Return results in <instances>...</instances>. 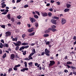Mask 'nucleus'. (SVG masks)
<instances>
[{
  "instance_id": "1",
  "label": "nucleus",
  "mask_w": 76,
  "mask_h": 76,
  "mask_svg": "<svg viewBox=\"0 0 76 76\" xmlns=\"http://www.w3.org/2000/svg\"><path fill=\"white\" fill-rule=\"evenodd\" d=\"M45 53L46 55L47 56H50V54L48 53H50V51L49 50H48L47 49H45Z\"/></svg>"
},
{
  "instance_id": "2",
  "label": "nucleus",
  "mask_w": 76,
  "mask_h": 76,
  "mask_svg": "<svg viewBox=\"0 0 76 76\" xmlns=\"http://www.w3.org/2000/svg\"><path fill=\"white\" fill-rule=\"evenodd\" d=\"M5 36L6 37H8L9 36H10L11 35V32L10 31H7L5 33Z\"/></svg>"
},
{
  "instance_id": "3",
  "label": "nucleus",
  "mask_w": 76,
  "mask_h": 76,
  "mask_svg": "<svg viewBox=\"0 0 76 76\" xmlns=\"http://www.w3.org/2000/svg\"><path fill=\"white\" fill-rule=\"evenodd\" d=\"M56 21H57V20H55L54 19H52L51 20V22L54 25H56L57 24Z\"/></svg>"
},
{
  "instance_id": "4",
  "label": "nucleus",
  "mask_w": 76,
  "mask_h": 76,
  "mask_svg": "<svg viewBox=\"0 0 76 76\" xmlns=\"http://www.w3.org/2000/svg\"><path fill=\"white\" fill-rule=\"evenodd\" d=\"M50 63L49 64L50 66H52L55 64V61H50Z\"/></svg>"
},
{
  "instance_id": "5",
  "label": "nucleus",
  "mask_w": 76,
  "mask_h": 76,
  "mask_svg": "<svg viewBox=\"0 0 76 76\" xmlns=\"http://www.w3.org/2000/svg\"><path fill=\"white\" fill-rule=\"evenodd\" d=\"M41 13L42 15V16H43L44 17L47 16V15H48V14L45 12H42Z\"/></svg>"
},
{
  "instance_id": "6",
  "label": "nucleus",
  "mask_w": 76,
  "mask_h": 76,
  "mask_svg": "<svg viewBox=\"0 0 76 76\" xmlns=\"http://www.w3.org/2000/svg\"><path fill=\"white\" fill-rule=\"evenodd\" d=\"M24 63L25 64V67H26L24 68L25 70H28V68H27V62L26 61H25Z\"/></svg>"
},
{
  "instance_id": "7",
  "label": "nucleus",
  "mask_w": 76,
  "mask_h": 76,
  "mask_svg": "<svg viewBox=\"0 0 76 76\" xmlns=\"http://www.w3.org/2000/svg\"><path fill=\"white\" fill-rule=\"evenodd\" d=\"M29 19L30 20L31 23L35 22L36 21V20L34 19L33 18H31V17H30Z\"/></svg>"
},
{
  "instance_id": "8",
  "label": "nucleus",
  "mask_w": 76,
  "mask_h": 76,
  "mask_svg": "<svg viewBox=\"0 0 76 76\" xmlns=\"http://www.w3.org/2000/svg\"><path fill=\"white\" fill-rule=\"evenodd\" d=\"M4 4H5V2H4L1 3V5H2L1 7L3 8H4L6 6V5Z\"/></svg>"
},
{
  "instance_id": "9",
  "label": "nucleus",
  "mask_w": 76,
  "mask_h": 76,
  "mask_svg": "<svg viewBox=\"0 0 76 76\" xmlns=\"http://www.w3.org/2000/svg\"><path fill=\"white\" fill-rule=\"evenodd\" d=\"M61 23L62 25H64L66 23V20L64 18H62L61 20Z\"/></svg>"
},
{
  "instance_id": "10",
  "label": "nucleus",
  "mask_w": 76,
  "mask_h": 76,
  "mask_svg": "<svg viewBox=\"0 0 76 76\" xmlns=\"http://www.w3.org/2000/svg\"><path fill=\"white\" fill-rule=\"evenodd\" d=\"M15 54H11L10 55L11 59V60H13V59L15 58Z\"/></svg>"
},
{
  "instance_id": "11",
  "label": "nucleus",
  "mask_w": 76,
  "mask_h": 76,
  "mask_svg": "<svg viewBox=\"0 0 76 76\" xmlns=\"http://www.w3.org/2000/svg\"><path fill=\"white\" fill-rule=\"evenodd\" d=\"M5 12L1 13L2 15H6L7 13V12H8L9 10H5Z\"/></svg>"
},
{
  "instance_id": "12",
  "label": "nucleus",
  "mask_w": 76,
  "mask_h": 76,
  "mask_svg": "<svg viewBox=\"0 0 76 76\" xmlns=\"http://www.w3.org/2000/svg\"><path fill=\"white\" fill-rule=\"evenodd\" d=\"M11 38H12V40L13 41H17V40H18V37H16L15 38H13V36H12Z\"/></svg>"
},
{
  "instance_id": "13",
  "label": "nucleus",
  "mask_w": 76,
  "mask_h": 76,
  "mask_svg": "<svg viewBox=\"0 0 76 76\" xmlns=\"http://www.w3.org/2000/svg\"><path fill=\"white\" fill-rule=\"evenodd\" d=\"M34 31V28H29L28 30V31L29 32H32V31Z\"/></svg>"
},
{
  "instance_id": "14",
  "label": "nucleus",
  "mask_w": 76,
  "mask_h": 76,
  "mask_svg": "<svg viewBox=\"0 0 76 76\" xmlns=\"http://www.w3.org/2000/svg\"><path fill=\"white\" fill-rule=\"evenodd\" d=\"M28 43H27L26 42H24L21 43V45H24L25 46V45H28Z\"/></svg>"
},
{
  "instance_id": "15",
  "label": "nucleus",
  "mask_w": 76,
  "mask_h": 76,
  "mask_svg": "<svg viewBox=\"0 0 76 76\" xmlns=\"http://www.w3.org/2000/svg\"><path fill=\"white\" fill-rule=\"evenodd\" d=\"M66 6L67 8H70L71 7V5L69 4H66Z\"/></svg>"
},
{
  "instance_id": "16",
  "label": "nucleus",
  "mask_w": 76,
  "mask_h": 76,
  "mask_svg": "<svg viewBox=\"0 0 76 76\" xmlns=\"http://www.w3.org/2000/svg\"><path fill=\"white\" fill-rule=\"evenodd\" d=\"M7 18L8 19L10 20V14H8L7 15Z\"/></svg>"
},
{
  "instance_id": "17",
  "label": "nucleus",
  "mask_w": 76,
  "mask_h": 76,
  "mask_svg": "<svg viewBox=\"0 0 76 76\" xmlns=\"http://www.w3.org/2000/svg\"><path fill=\"white\" fill-rule=\"evenodd\" d=\"M25 49V48L24 47V46H23L22 47H21L19 49V50L20 51H22L23 50H24Z\"/></svg>"
},
{
  "instance_id": "18",
  "label": "nucleus",
  "mask_w": 76,
  "mask_h": 76,
  "mask_svg": "<svg viewBox=\"0 0 76 76\" xmlns=\"http://www.w3.org/2000/svg\"><path fill=\"white\" fill-rule=\"evenodd\" d=\"M7 55V54L6 53H5L3 56H2V58H3V59L4 58H5L6 57Z\"/></svg>"
},
{
  "instance_id": "19",
  "label": "nucleus",
  "mask_w": 76,
  "mask_h": 76,
  "mask_svg": "<svg viewBox=\"0 0 76 76\" xmlns=\"http://www.w3.org/2000/svg\"><path fill=\"white\" fill-rule=\"evenodd\" d=\"M53 19H56L57 20H58V19H59V18L56 16L53 17Z\"/></svg>"
},
{
  "instance_id": "20",
  "label": "nucleus",
  "mask_w": 76,
  "mask_h": 76,
  "mask_svg": "<svg viewBox=\"0 0 76 76\" xmlns=\"http://www.w3.org/2000/svg\"><path fill=\"white\" fill-rule=\"evenodd\" d=\"M34 17L36 19H38V18H39V17H38V15H34Z\"/></svg>"
},
{
  "instance_id": "21",
  "label": "nucleus",
  "mask_w": 76,
  "mask_h": 76,
  "mask_svg": "<svg viewBox=\"0 0 76 76\" xmlns=\"http://www.w3.org/2000/svg\"><path fill=\"white\" fill-rule=\"evenodd\" d=\"M35 35V32H34L32 33H30L29 34V36H32L33 35Z\"/></svg>"
},
{
  "instance_id": "22",
  "label": "nucleus",
  "mask_w": 76,
  "mask_h": 76,
  "mask_svg": "<svg viewBox=\"0 0 76 76\" xmlns=\"http://www.w3.org/2000/svg\"><path fill=\"white\" fill-rule=\"evenodd\" d=\"M33 64V62H29V63H28V65H29V66H32V64ZM31 65H32L31 66Z\"/></svg>"
},
{
  "instance_id": "23",
  "label": "nucleus",
  "mask_w": 76,
  "mask_h": 76,
  "mask_svg": "<svg viewBox=\"0 0 76 76\" xmlns=\"http://www.w3.org/2000/svg\"><path fill=\"white\" fill-rule=\"evenodd\" d=\"M17 44L18 45V46H20L21 45V42L20 41H18L17 42Z\"/></svg>"
},
{
  "instance_id": "24",
  "label": "nucleus",
  "mask_w": 76,
  "mask_h": 76,
  "mask_svg": "<svg viewBox=\"0 0 76 76\" xmlns=\"http://www.w3.org/2000/svg\"><path fill=\"white\" fill-rule=\"evenodd\" d=\"M3 47V45L2 43H1L0 45V48H2Z\"/></svg>"
},
{
  "instance_id": "25",
  "label": "nucleus",
  "mask_w": 76,
  "mask_h": 76,
  "mask_svg": "<svg viewBox=\"0 0 76 76\" xmlns=\"http://www.w3.org/2000/svg\"><path fill=\"white\" fill-rule=\"evenodd\" d=\"M28 58L29 60L31 59L32 60V59H33V58H32V56H29L28 57Z\"/></svg>"
},
{
  "instance_id": "26",
  "label": "nucleus",
  "mask_w": 76,
  "mask_h": 76,
  "mask_svg": "<svg viewBox=\"0 0 76 76\" xmlns=\"http://www.w3.org/2000/svg\"><path fill=\"white\" fill-rule=\"evenodd\" d=\"M49 36V35H48V34H45L43 35V37H48Z\"/></svg>"
},
{
  "instance_id": "27",
  "label": "nucleus",
  "mask_w": 76,
  "mask_h": 76,
  "mask_svg": "<svg viewBox=\"0 0 76 76\" xmlns=\"http://www.w3.org/2000/svg\"><path fill=\"white\" fill-rule=\"evenodd\" d=\"M69 10V9H65L64 10V12H67Z\"/></svg>"
},
{
  "instance_id": "28",
  "label": "nucleus",
  "mask_w": 76,
  "mask_h": 76,
  "mask_svg": "<svg viewBox=\"0 0 76 76\" xmlns=\"http://www.w3.org/2000/svg\"><path fill=\"white\" fill-rule=\"evenodd\" d=\"M48 15L50 17H51L52 16V13L51 12H49L48 13Z\"/></svg>"
},
{
  "instance_id": "29",
  "label": "nucleus",
  "mask_w": 76,
  "mask_h": 76,
  "mask_svg": "<svg viewBox=\"0 0 76 76\" xmlns=\"http://www.w3.org/2000/svg\"><path fill=\"white\" fill-rule=\"evenodd\" d=\"M35 12H36V14L37 15H38V16H39L40 15V14H39V12L37 11H35Z\"/></svg>"
},
{
  "instance_id": "30",
  "label": "nucleus",
  "mask_w": 76,
  "mask_h": 76,
  "mask_svg": "<svg viewBox=\"0 0 76 76\" xmlns=\"http://www.w3.org/2000/svg\"><path fill=\"white\" fill-rule=\"evenodd\" d=\"M13 70V69H12V68H9V69H8V72L9 73H10V72H11L12 70Z\"/></svg>"
},
{
  "instance_id": "31",
  "label": "nucleus",
  "mask_w": 76,
  "mask_h": 76,
  "mask_svg": "<svg viewBox=\"0 0 76 76\" xmlns=\"http://www.w3.org/2000/svg\"><path fill=\"white\" fill-rule=\"evenodd\" d=\"M56 31V29L54 28H52V31H53V32H55V31Z\"/></svg>"
},
{
  "instance_id": "32",
  "label": "nucleus",
  "mask_w": 76,
  "mask_h": 76,
  "mask_svg": "<svg viewBox=\"0 0 76 76\" xmlns=\"http://www.w3.org/2000/svg\"><path fill=\"white\" fill-rule=\"evenodd\" d=\"M66 64H72V62L70 61H69L66 63Z\"/></svg>"
},
{
  "instance_id": "33",
  "label": "nucleus",
  "mask_w": 76,
  "mask_h": 76,
  "mask_svg": "<svg viewBox=\"0 0 76 76\" xmlns=\"http://www.w3.org/2000/svg\"><path fill=\"white\" fill-rule=\"evenodd\" d=\"M19 47L17 46L15 48V50L16 51H17V50H19Z\"/></svg>"
},
{
  "instance_id": "34",
  "label": "nucleus",
  "mask_w": 76,
  "mask_h": 76,
  "mask_svg": "<svg viewBox=\"0 0 76 76\" xmlns=\"http://www.w3.org/2000/svg\"><path fill=\"white\" fill-rule=\"evenodd\" d=\"M1 27L2 28H4V29H5V27H6V25H2Z\"/></svg>"
},
{
  "instance_id": "35",
  "label": "nucleus",
  "mask_w": 76,
  "mask_h": 76,
  "mask_svg": "<svg viewBox=\"0 0 76 76\" xmlns=\"http://www.w3.org/2000/svg\"><path fill=\"white\" fill-rule=\"evenodd\" d=\"M11 21H12V22H14L15 21V19H14V18L13 17H12L11 19Z\"/></svg>"
},
{
  "instance_id": "36",
  "label": "nucleus",
  "mask_w": 76,
  "mask_h": 76,
  "mask_svg": "<svg viewBox=\"0 0 76 76\" xmlns=\"http://www.w3.org/2000/svg\"><path fill=\"white\" fill-rule=\"evenodd\" d=\"M26 36V34H24L22 35V38H25V37Z\"/></svg>"
},
{
  "instance_id": "37",
  "label": "nucleus",
  "mask_w": 76,
  "mask_h": 76,
  "mask_svg": "<svg viewBox=\"0 0 76 76\" xmlns=\"http://www.w3.org/2000/svg\"><path fill=\"white\" fill-rule=\"evenodd\" d=\"M13 70L15 71H18V68L14 67L13 68Z\"/></svg>"
},
{
  "instance_id": "38",
  "label": "nucleus",
  "mask_w": 76,
  "mask_h": 76,
  "mask_svg": "<svg viewBox=\"0 0 76 76\" xmlns=\"http://www.w3.org/2000/svg\"><path fill=\"white\" fill-rule=\"evenodd\" d=\"M32 52H33V53H34V54H35L36 53L35 49H32Z\"/></svg>"
},
{
  "instance_id": "39",
  "label": "nucleus",
  "mask_w": 76,
  "mask_h": 76,
  "mask_svg": "<svg viewBox=\"0 0 76 76\" xmlns=\"http://www.w3.org/2000/svg\"><path fill=\"white\" fill-rule=\"evenodd\" d=\"M71 68H72V69H76V67L75 66H71Z\"/></svg>"
},
{
  "instance_id": "40",
  "label": "nucleus",
  "mask_w": 76,
  "mask_h": 76,
  "mask_svg": "<svg viewBox=\"0 0 76 76\" xmlns=\"http://www.w3.org/2000/svg\"><path fill=\"white\" fill-rule=\"evenodd\" d=\"M35 26L36 27H38V23H36L35 24Z\"/></svg>"
},
{
  "instance_id": "41",
  "label": "nucleus",
  "mask_w": 76,
  "mask_h": 76,
  "mask_svg": "<svg viewBox=\"0 0 76 76\" xmlns=\"http://www.w3.org/2000/svg\"><path fill=\"white\" fill-rule=\"evenodd\" d=\"M26 51H25L23 53V54L24 55V56H25V55H26Z\"/></svg>"
},
{
  "instance_id": "42",
  "label": "nucleus",
  "mask_w": 76,
  "mask_h": 76,
  "mask_svg": "<svg viewBox=\"0 0 76 76\" xmlns=\"http://www.w3.org/2000/svg\"><path fill=\"white\" fill-rule=\"evenodd\" d=\"M24 48H29V45H27L26 46H24Z\"/></svg>"
},
{
  "instance_id": "43",
  "label": "nucleus",
  "mask_w": 76,
  "mask_h": 76,
  "mask_svg": "<svg viewBox=\"0 0 76 76\" xmlns=\"http://www.w3.org/2000/svg\"><path fill=\"white\" fill-rule=\"evenodd\" d=\"M34 53H31L30 54V55L29 56H32L33 55H34Z\"/></svg>"
},
{
  "instance_id": "44",
  "label": "nucleus",
  "mask_w": 76,
  "mask_h": 76,
  "mask_svg": "<svg viewBox=\"0 0 76 76\" xmlns=\"http://www.w3.org/2000/svg\"><path fill=\"white\" fill-rule=\"evenodd\" d=\"M17 18H18V19H20L21 18V16L20 15H19L18 16H17Z\"/></svg>"
},
{
  "instance_id": "45",
  "label": "nucleus",
  "mask_w": 76,
  "mask_h": 76,
  "mask_svg": "<svg viewBox=\"0 0 76 76\" xmlns=\"http://www.w3.org/2000/svg\"><path fill=\"white\" fill-rule=\"evenodd\" d=\"M28 7V5H26L24 6V7L25 8H26V7Z\"/></svg>"
},
{
  "instance_id": "46",
  "label": "nucleus",
  "mask_w": 76,
  "mask_h": 76,
  "mask_svg": "<svg viewBox=\"0 0 76 76\" xmlns=\"http://www.w3.org/2000/svg\"><path fill=\"white\" fill-rule=\"evenodd\" d=\"M0 11L2 12H4V11H5V10H4V9L1 10H0Z\"/></svg>"
},
{
  "instance_id": "47",
  "label": "nucleus",
  "mask_w": 76,
  "mask_h": 76,
  "mask_svg": "<svg viewBox=\"0 0 76 76\" xmlns=\"http://www.w3.org/2000/svg\"><path fill=\"white\" fill-rule=\"evenodd\" d=\"M2 53H3V51L1 49H0V54H2Z\"/></svg>"
},
{
  "instance_id": "48",
  "label": "nucleus",
  "mask_w": 76,
  "mask_h": 76,
  "mask_svg": "<svg viewBox=\"0 0 76 76\" xmlns=\"http://www.w3.org/2000/svg\"><path fill=\"white\" fill-rule=\"evenodd\" d=\"M49 10L50 11V12H53V9L52 8H50Z\"/></svg>"
},
{
  "instance_id": "49",
  "label": "nucleus",
  "mask_w": 76,
  "mask_h": 76,
  "mask_svg": "<svg viewBox=\"0 0 76 76\" xmlns=\"http://www.w3.org/2000/svg\"><path fill=\"white\" fill-rule=\"evenodd\" d=\"M5 46L7 48L9 46L8 45V44H5Z\"/></svg>"
},
{
  "instance_id": "50",
  "label": "nucleus",
  "mask_w": 76,
  "mask_h": 76,
  "mask_svg": "<svg viewBox=\"0 0 76 76\" xmlns=\"http://www.w3.org/2000/svg\"><path fill=\"white\" fill-rule=\"evenodd\" d=\"M66 66L68 68H70V69H71V66H70L69 65H67Z\"/></svg>"
},
{
  "instance_id": "51",
  "label": "nucleus",
  "mask_w": 76,
  "mask_h": 76,
  "mask_svg": "<svg viewBox=\"0 0 76 76\" xmlns=\"http://www.w3.org/2000/svg\"><path fill=\"white\" fill-rule=\"evenodd\" d=\"M70 54H75V52L73 51H72L71 53H70Z\"/></svg>"
},
{
  "instance_id": "52",
  "label": "nucleus",
  "mask_w": 76,
  "mask_h": 76,
  "mask_svg": "<svg viewBox=\"0 0 76 76\" xmlns=\"http://www.w3.org/2000/svg\"><path fill=\"white\" fill-rule=\"evenodd\" d=\"M65 73H67L68 72V70L67 69H65L64 71Z\"/></svg>"
},
{
  "instance_id": "53",
  "label": "nucleus",
  "mask_w": 76,
  "mask_h": 76,
  "mask_svg": "<svg viewBox=\"0 0 76 76\" xmlns=\"http://www.w3.org/2000/svg\"><path fill=\"white\" fill-rule=\"evenodd\" d=\"M7 25H8V26H9V27H10V26H12V25H11V24H10V23H8L7 24Z\"/></svg>"
},
{
  "instance_id": "54",
  "label": "nucleus",
  "mask_w": 76,
  "mask_h": 76,
  "mask_svg": "<svg viewBox=\"0 0 76 76\" xmlns=\"http://www.w3.org/2000/svg\"><path fill=\"white\" fill-rule=\"evenodd\" d=\"M52 28H56V26H55L54 25H53V26H52Z\"/></svg>"
},
{
  "instance_id": "55",
  "label": "nucleus",
  "mask_w": 76,
  "mask_h": 76,
  "mask_svg": "<svg viewBox=\"0 0 76 76\" xmlns=\"http://www.w3.org/2000/svg\"><path fill=\"white\" fill-rule=\"evenodd\" d=\"M24 60H28V61H29V58H25L24 59Z\"/></svg>"
},
{
  "instance_id": "56",
  "label": "nucleus",
  "mask_w": 76,
  "mask_h": 76,
  "mask_svg": "<svg viewBox=\"0 0 76 76\" xmlns=\"http://www.w3.org/2000/svg\"><path fill=\"white\" fill-rule=\"evenodd\" d=\"M21 23L20 22H18L17 23V25H20Z\"/></svg>"
},
{
  "instance_id": "57",
  "label": "nucleus",
  "mask_w": 76,
  "mask_h": 76,
  "mask_svg": "<svg viewBox=\"0 0 76 76\" xmlns=\"http://www.w3.org/2000/svg\"><path fill=\"white\" fill-rule=\"evenodd\" d=\"M1 42L3 43V44H4V42L3 40V39H1Z\"/></svg>"
},
{
  "instance_id": "58",
  "label": "nucleus",
  "mask_w": 76,
  "mask_h": 76,
  "mask_svg": "<svg viewBox=\"0 0 76 76\" xmlns=\"http://www.w3.org/2000/svg\"><path fill=\"white\" fill-rule=\"evenodd\" d=\"M50 44V42H47L46 43V45H49Z\"/></svg>"
},
{
  "instance_id": "59",
  "label": "nucleus",
  "mask_w": 76,
  "mask_h": 76,
  "mask_svg": "<svg viewBox=\"0 0 76 76\" xmlns=\"http://www.w3.org/2000/svg\"><path fill=\"white\" fill-rule=\"evenodd\" d=\"M21 1V0H17L16 1V3H19L20 1Z\"/></svg>"
},
{
  "instance_id": "60",
  "label": "nucleus",
  "mask_w": 76,
  "mask_h": 76,
  "mask_svg": "<svg viewBox=\"0 0 76 76\" xmlns=\"http://www.w3.org/2000/svg\"><path fill=\"white\" fill-rule=\"evenodd\" d=\"M21 72H25V69H24V68H23V69L21 70Z\"/></svg>"
},
{
  "instance_id": "61",
  "label": "nucleus",
  "mask_w": 76,
  "mask_h": 76,
  "mask_svg": "<svg viewBox=\"0 0 76 76\" xmlns=\"http://www.w3.org/2000/svg\"><path fill=\"white\" fill-rule=\"evenodd\" d=\"M45 54V53H44V52H43L42 53L41 55H42V56H44V55Z\"/></svg>"
},
{
  "instance_id": "62",
  "label": "nucleus",
  "mask_w": 76,
  "mask_h": 76,
  "mask_svg": "<svg viewBox=\"0 0 76 76\" xmlns=\"http://www.w3.org/2000/svg\"><path fill=\"white\" fill-rule=\"evenodd\" d=\"M73 74L75 75H76V72L75 71H73Z\"/></svg>"
},
{
  "instance_id": "63",
  "label": "nucleus",
  "mask_w": 76,
  "mask_h": 76,
  "mask_svg": "<svg viewBox=\"0 0 76 76\" xmlns=\"http://www.w3.org/2000/svg\"><path fill=\"white\" fill-rule=\"evenodd\" d=\"M27 26H28V28H30V27H31V25L30 24H27Z\"/></svg>"
},
{
  "instance_id": "64",
  "label": "nucleus",
  "mask_w": 76,
  "mask_h": 76,
  "mask_svg": "<svg viewBox=\"0 0 76 76\" xmlns=\"http://www.w3.org/2000/svg\"><path fill=\"white\" fill-rule=\"evenodd\" d=\"M50 4H46V6H47V7H49V6H50Z\"/></svg>"
}]
</instances>
